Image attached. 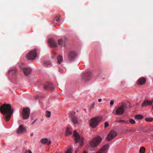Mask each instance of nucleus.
I'll use <instances>...</instances> for the list:
<instances>
[{
  "label": "nucleus",
  "instance_id": "obj_1",
  "mask_svg": "<svg viewBox=\"0 0 153 153\" xmlns=\"http://www.w3.org/2000/svg\"><path fill=\"white\" fill-rule=\"evenodd\" d=\"M0 111L3 114H6L5 119L7 121H8L14 112V109L11 108L10 104H4L0 107Z\"/></svg>",
  "mask_w": 153,
  "mask_h": 153
},
{
  "label": "nucleus",
  "instance_id": "obj_2",
  "mask_svg": "<svg viewBox=\"0 0 153 153\" xmlns=\"http://www.w3.org/2000/svg\"><path fill=\"white\" fill-rule=\"evenodd\" d=\"M102 138L99 136L94 137L89 142L88 148L91 151L95 150V148L98 146L102 141Z\"/></svg>",
  "mask_w": 153,
  "mask_h": 153
},
{
  "label": "nucleus",
  "instance_id": "obj_3",
  "mask_svg": "<svg viewBox=\"0 0 153 153\" xmlns=\"http://www.w3.org/2000/svg\"><path fill=\"white\" fill-rule=\"evenodd\" d=\"M73 136L74 137L75 141L76 143H80L79 146L80 148L83 145L84 143L83 139L77 133L76 131H75L73 133Z\"/></svg>",
  "mask_w": 153,
  "mask_h": 153
},
{
  "label": "nucleus",
  "instance_id": "obj_4",
  "mask_svg": "<svg viewBox=\"0 0 153 153\" xmlns=\"http://www.w3.org/2000/svg\"><path fill=\"white\" fill-rule=\"evenodd\" d=\"M37 50L34 49L31 51L26 56V58L29 60H33L37 56Z\"/></svg>",
  "mask_w": 153,
  "mask_h": 153
},
{
  "label": "nucleus",
  "instance_id": "obj_5",
  "mask_svg": "<svg viewBox=\"0 0 153 153\" xmlns=\"http://www.w3.org/2000/svg\"><path fill=\"white\" fill-rule=\"evenodd\" d=\"M117 133L115 131L111 130L105 138V140L108 141H110L114 138L117 136Z\"/></svg>",
  "mask_w": 153,
  "mask_h": 153
},
{
  "label": "nucleus",
  "instance_id": "obj_6",
  "mask_svg": "<svg viewBox=\"0 0 153 153\" xmlns=\"http://www.w3.org/2000/svg\"><path fill=\"white\" fill-rule=\"evenodd\" d=\"M30 109L27 107L24 108L22 110V114L24 119H28L30 115Z\"/></svg>",
  "mask_w": 153,
  "mask_h": 153
},
{
  "label": "nucleus",
  "instance_id": "obj_7",
  "mask_svg": "<svg viewBox=\"0 0 153 153\" xmlns=\"http://www.w3.org/2000/svg\"><path fill=\"white\" fill-rule=\"evenodd\" d=\"M125 104H123L119 107L116 110L114 114L115 115H121L124 114V113Z\"/></svg>",
  "mask_w": 153,
  "mask_h": 153
},
{
  "label": "nucleus",
  "instance_id": "obj_8",
  "mask_svg": "<svg viewBox=\"0 0 153 153\" xmlns=\"http://www.w3.org/2000/svg\"><path fill=\"white\" fill-rule=\"evenodd\" d=\"M100 121L99 118L98 117H95L92 118L90 120V125L93 128H95L98 125Z\"/></svg>",
  "mask_w": 153,
  "mask_h": 153
},
{
  "label": "nucleus",
  "instance_id": "obj_9",
  "mask_svg": "<svg viewBox=\"0 0 153 153\" xmlns=\"http://www.w3.org/2000/svg\"><path fill=\"white\" fill-rule=\"evenodd\" d=\"M92 77V74L90 72L86 73L82 77V81H88Z\"/></svg>",
  "mask_w": 153,
  "mask_h": 153
},
{
  "label": "nucleus",
  "instance_id": "obj_10",
  "mask_svg": "<svg viewBox=\"0 0 153 153\" xmlns=\"http://www.w3.org/2000/svg\"><path fill=\"white\" fill-rule=\"evenodd\" d=\"M152 103H153V100H146L141 103V107L142 108H143L147 106L151 105H152Z\"/></svg>",
  "mask_w": 153,
  "mask_h": 153
},
{
  "label": "nucleus",
  "instance_id": "obj_11",
  "mask_svg": "<svg viewBox=\"0 0 153 153\" xmlns=\"http://www.w3.org/2000/svg\"><path fill=\"white\" fill-rule=\"evenodd\" d=\"M146 82V78L142 77L139 78L137 82V84L138 85H142L145 84Z\"/></svg>",
  "mask_w": 153,
  "mask_h": 153
},
{
  "label": "nucleus",
  "instance_id": "obj_12",
  "mask_svg": "<svg viewBox=\"0 0 153 153\" xmlns=\"http://www.w3.org/2000/svg\"><path fill=\"white\" fill-rule=\"evenodd\" d=\"M26 129L23 125H20L19 126V128L16 130V132L18 134H22L26 132Z\"/></svg>",
  "mask_w": 153,
  "mask_h": 153
},
{
  "label": "nucleus",
  "instance_id": "obj_13",
  "mask_svg": "<svg viewBox=\"0 0 153 153\" xmlns=\"http://www.w3.org/2000/svg\"><path fill=\"white\" fill-rule=\"evenodd\" d=\"M22 71L26 76L29 75L31 72V69L28 68H21Z\"/></svg>",
  "mask_w": 153,
  "mask_h": 153
},
{
  "label": "nucleus",
  "instance_id": "obj_14",
  "mask_svg": "<svg viewBox=\"0 0 153 153\" xmlns=\"http://www.w3.org/2000/svg\"><path fill=\"white\" fill-rule=\"evenodd\" d=\"M108 148V145L105 144L100 150L98 151L97 153H105L107 151Z\"/></svg>",
  "mask_w": 153,
  "mask_h": 153
},
{
  "label": "nucleus",
  "instance_id": "obj_15",
  "mask_svg": "<svg viewBox=\"0 0 153 153\" xmlns=\"http://www.w3.org/2000/svg\"><path fill=\"white\" fill-rule=\"evenodd\" d=\"M48 43L51 47L55 48L57 47V45L56 42L52 39H49L48 41Z\"/></svg>",
  "mask_w": 153,
  "mask_h": 153
},
{
  "label": "nucleus",
  "instance_id": "obj_16",
  "mask_svg": "<svg viewBox=\"0 0 153 153\" xmlns=\"http://www.w3.org/2000/svg\"><path fill=\"white\" fill-rule=\"evenodd\" d=\"M64 39H60L58 40V43L61 46V47H65V41L67 40L66 38L64 36L63 37Z\"/></svg>",
  "mask_w": 153,
  "mask_h": 153
},
{
  "label": "nucleus",
  "instance_id": "obj_17",
  "mask_svg": "<svg viewBox=\"0 0 153 153\" xmlns=\"http://www.w3.org/2000/svg\"><path fill=\"white\" fill-rule=\"evenodd\" d=\"M76 53L74 51H71L69 52L68 55V59L69 60H71L72 59L74 58L76 56Z\"/></svg>",
  "mask_w": 153,
  "mask_h": 153
},
{
  "label": "nucleus",
  "instance_id": "obj_18",
  "mask_svg": "<svg viewBox=\"0 0 153 153\" xmlns=\"http://www.w3.org/2000/svg\"><path fill=\"white\" fill-rule=\"evenodd\" d=\"M41 142L43 144H45L47 143L49 145L51 143V141H48V139L45 138H44L41 139Z\"/></svg>",
  "mask_w": 153,
  "mask_h": 153
},
{
  "label": "nucleus",
  "instance_id": "obj_19",
  "mask_svg": "<svg viewBox=\"0 0 153 153\" xmlns=\"http://www.w3.org/2000/svg\"><path fill=\"white\" fill-rule=\"evenodd\" d=\"M53 88V86L51 84H49L48 85H45L44 86V89L45 90L52 89Z\"/></svg>",
  "mask_w": 153,
  "mask_h": 153
},
{
  "label": "nucleus",
  "instance_id": "obj_20",
  "mask_svg": "<svg viewBox=\"0 0 153 153\" xmlns=\"http://www.w3.org/2000/svg\"><path fill=\"white\" fill-rule=\"evenodd\" d=\"M71 119L72 122L75 125L77 124L78 123V119L76 117H71Z\"/></svg>",
  "mask_w": 153,
  "mask_h": 153
},
{
  "label": "nucleus",
  "instance_id": "obj_21",
  "mask_svg": "<svg viewBox=\"0 0 153 153\" xmlns=\"http://www.w3.org/2000/svg\"><path fill=\"white\" fill-rule=\"evenodd\" d=\"M72 134V132L70 131V128H69L67 127L66 131V136L69 135H71Z\"/></svg>",
  "mask_w": 153,
  "mask_h": 153
},
{
  "label": "nucleus",
  "instance_id": "obj_22",
  "mask_svg": "<svg viewBox=\"0 0 153 153\" xmlns=\"http://www.w3.org/2000/svg\"><path fill=\"white\" fill-rule=\"evenodd\" d=\"M57 62L58 63L60 64L63 61V58L62 56H59L57 58Z\"/></svg>",
  "mask_w": 153,
  "mask_h": 153
},
{
  "label": "nucleus",
  "instance_id": "obj_23",
  "mask_svg": "<svg viewBox=\"0 0 153 153\" xmlns=\"http://www.w3.org/2000/svg\"><path fill=\"white\" fill-rule=\"evenodd\" d=\"M143 116L140 114L136 115L135 116V118L137 119H142L143 118Z\"/></svg>",
  "mask_w": 153,
  "mask_h": 153
},
{
  "label": "nucleus",
  "instance_id": "obj_24",
  "mask_svg": "<svg viewBox=\"0 0 153 153\" xmlns=\"http://www.w3.org/2000/svg\"><path fill=\"white\" fill-rule=\"evenodd\" d=\"M117 123H122L124 124H127L128 123V120H119L116 121Z\"/></svg>",
  "mask_w": 153,
  "mask_h": 153
},
{
  "label": "nucleus",
  "instance_id": "obj_25",
  "mask_svg": "<svg viewBox=\"0 0 153 153\" xmlns=\"http://www.w3.org/2000/svg\"><path fill=\"white\" fill-rule=\"evenodd\" d=\"M145 148L144 147H141L140 149V153H145Z\"/></svg>",
  "mask_w": 153,
  "mask_h": 153
},
{
  "label": "nucleus",
  "instance_id": "obj_26",
  "mask_svg": "<svg viewBox=\"0 0 153 153\" xmlns=\"http://www.w3.org/2000/svg\"><path fill=\"white\" fill-rule=\"evenodd\" d=\"M145 120L147 122H152L153 121V118H146L145 119Z\"/></svg>",
  "mask_w": 153,
  "mask_h": 153
},
{
  "label": "nucleus",
  "instance_id": "obj_27",
  "mask_svg": "<svg viewBox=\"0 0 153 153\" xmlns=\"http://www.w3.org/2000/svg\"><path fill=\"white\" fill-rule=\"evenodd\" d=\"M46 116L48 117H50L51 116V112L49 111H46Z\"/></svg>",
  "mask_w": 153,
  "mask_h": 153
},
{
  "label": "nucleus",
  "instance_id": "obj_28",
  "mask_svg": "<svg viewBox=\"0 0 153 153\" xmlns=\"http://www.w3.org/2000/svg\"><path fill=\"white\" fill-rule=\"evenodd\" d=\"M129 122L130 123L132 124H134L136 123V122L134 120L132 119H130L129 120Z\"/></svg>",
  "mask_w": 153,
  "mask_h": 153
},
{
  "label": "nucleus",
  "instance_id": "obj_29",
  "mask_svg": "<svg viewBox=\"0 0 153 153\" xmlns=\"http://www.w3.org/2000/svg\"><path fill=\"white\" fill-rule=\"evenodd\" d=\"M73 149L72 148H70L67 151L66 153H72Z\"/></svg>",
  "mask_w": 153,
  "mask_h": 153
},
{
  "label": "nucleus",
  "instance_id": "obj_30",
  "mask_svg": "<svg viewBox=\"0 0 153 153\" xmlns=\"http://www.w3.org/2000/svg\"><path fill=\"white\" fill-rule=\"evenodd\" d=\"M60 16L59 15L56 16L55 18V20L56 21H58L60 20Z\"/></svg>",
  "mask_w": 153,
  "mask_h": 153
},
{
  "label": "nucleus",
  "instance_id": "obj_31",
  "mask_svg": "<svg viewBox=\"0 0 153 153\" xmlns=\"http://www.w3.org/2000/svg\"><path fill=\"white\" fill-rule=\"evenodd\" d=\"M128 132H131L134 131V130L133 129H129L126 130Z\"/></svg>",
  "mask_w": 153,
  "mask_h": 153
},
{
  "label": "nucleus",
  "instance_id": "obj_32",
  "mask_svg": "<svg viewBox=\"0 0 153 153\" xmlns=\"http://www.w3.org/2000/svg\"><path fill=\"white\" fill-rule=\"evenodd\" d=\"M109 125V124L108 122H105L104 124V126L105 127H107Z\"/></svg>",
  "mask_w": 153,
  "mask_h": 153
},
{
  "label": "nucleus",
  "instance_id": "obj_33",
  "mask_svg": "<svg viewBox=\"0 0 153 153\" xmlns=\"http://www.w3.org/2000/svg\"><path fill=\"white\" fill-rule=\"evenodd\" d=\"M25 152L26 153H32L30 150H26Z\"/></svg>",
  "mask_w": 153,
  "mask_h": 153
},
{
  "label": "nucleus",
  "instance_id": "obj_34",
  "mask_svg": "<svg viewBox=\"0 0 153 153\" xmlns=\"http://www.w3.org/2000/svg\"><path fill=\"white\" fill-rule=\"evenodd\" d=\"M37 120V119H36L31 124L32 125L34 124L36 122V121Z\"/></svg>",
  "mask_w": 153,
  "mask_h": 153
},
{
  "label": "nucleus",
  "instance_id": "obj_35",
  "mask_svg": "<svg viewBox=\"0 0 153 153\" xmlns=\"http://www.w3.org/2000/svg\"><path fill=\"white\" fill-rule=\"evenodd\" d=\"M114 104V102L113 101H111L110 102V104L111 105H112Z\"/></svg>",
  "mask_w": 153,
  "mask_h": 153
},
{
  "label": "nucleus",
  "instance_id": "obj_36",
  "mask_svg": "<svg viewBox=\"0 0 153 153\" xmlns=\"http://www.w3.org/2000/svg\"><path fill=\"white\" fill-rule=\"evenodd\" d=\"M101 101H102V100L101 99H99L98 100V102H101Z\"/></svg>",
  "mask_w": 153,
  "mask_h": 153
},
{
  "label": "nucleus",
  "instance_id": "obj_37",
  "mask_svg": "<svg viewBox=\"0 0 153 153\" xmlns=\"http://www.w3.org/2000/svg\"><path fill=\"white\" fill-rule=\"evenodd\" d=\"M83 153H87V152H83Z\"/></svg>",
  "mask_w": 153,
  "mask_h": 153
},
{
  "label": "nucleus",
  "instance_id": "obj_38",
  "mask_svg": "<svg viewBox=\"0 0 153 153\" xmlns=\"http://www.w3.org/2000/svg\"><path fill=\"white\" fill-rule=\"evenodd\" d=\"M152 109H153V106H152Z\"/></svg>",
  "mask_w": 153,
  "mask_h": 153
},
{
  "label": "nucleus",
  "instance_id": "obj_39",
  "mask_svg": "<svg viewBox=\"0 0 153 153\" xmlns=\"http://www.w3.org/2000/svg\"><path fill=\"white\" fill-rule=\"evenodd\" d=\"M75 114V112H74V114Z\"/></svg>",
  "mask_w": 153,
  "mask_h": 153
}]
</instances>
